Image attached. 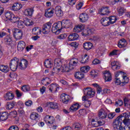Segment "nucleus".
I'll return each mask as SVG.
<instances>
[{
    "label": "nucleus",
    "instance_id": "obj_1",
    "mask_svg": "<svg viewBox=\"0 0 130 130\" xmlns=\"http://www.w3.org/2000/svg\"><path fill=\"white\" fill-rule=\"evenodd\" d=\"M130 112L124 113L113 122L114 130H130Z\"/></svg>",
    "mask_w": 130,
    "mask_h": 130
},
{
    "label": "nucleus",
    "instance_id": "obj_2",
    "mask_svg": "<svg viewBox=\"0 0 130 130\" xmlns=\"http://www.w3.org/2000/svg\"><path fill=\"white\" fill-rule=\"evenodd\" d=\"M84 96H82V100H86L87 98H92L95 96V91L91 87H86L83 89Z\"/></svg>",
    "mask_w": 130,
    "mask_h": 130
},
{
    "label": "nucleus",
    "instance_id": "obj_3",
    "mask_svg": "<svg viewBox=\"0 0 130 130\" xmlns=\"http://www.w3.org/2000/svg\"><path fill=\"white\" fill-rule=\"evenodd\" d=\"M63 29L62 21H58L57 23H54L52 27V32L56 35L59 34L60 31Z\"/></svg>",
    "mask_w": 130,
    "mask_h": 130
},
{
    "label": "nucleus",
    "instance_id": "obj_4",
    "mask_svg": "<svg viewBox=\"0 0 130 130\" xmlns=\"http://www.w3.org/2000/svg\"><path fill=\"white\" fill-rule=\"evenodd\" d=\"M19 59L14 57L11 59L9 62L10 69L12 72H16L18 68H19Z\"/></svg>",
    "mask_w": 130,
    "mask_h": 130
},
{
    "label": "nucleus",
    "instance_id": "obj_5",
    "mask_svg": "<svg viewBox=\"0 0 130 130\" xmlns=\"http://www.w3.org/2000/svg\"><path fill=\"white\" fill-rule=\"evenodd\" d=\"M5 15L6 19L11 21L12 23H16L17 21H19V20H20V18H19L18 16H15L14 14L12 13V12L10 11L5 13Z\"/></svg>",
    "mask_w": 130,
    "mask_h": 130
},
{
    "label": "nucleus",
    "instance_id": "obj_6",
    "mask_svg": "<svg viewBox=\"0 0 130 130\" xmlns=\"http://www.w3.org/2000/svg\"><path fill=\"white\" fill-rule=\"evenodd\" d=\"M12 32L13 33V36L16 40L22 39V37H23V31H22L21 29L13 28L12 29Z\"/></svg>",
    "mask_w": 130,
    "mask_h": 130
},
{
    "label": "nucleus",
    "instance_id": "obj_7",
    "mask_svg": "<svg viewBox=\"0 0 130 130\" xmlns=\"http://www.w3.org/2000/svg\"><path fill=\"white\" fill-rule=\"evenodd\" d=\"M28 67V61L26 59H23L18 61V68L20 70H25Z\"/></svg>",
    "mask_w": 130,
    "mask_h": 130
},
{
    "label": "nucleus",
    "instance_id": "obj_8",
    "mask_svg": "<svg viewBox=\"0 0 130 130\" xmlns=\"http://www.w3.org/2000/svg\"><path fill=\"white\" fill-rule=\"evenodd\" d=\"M52 24L51 22H47L44 24L43 26L42 32L43 34H48L50 32V29H51Z\"/></svg>",
    "mask_w": 130,
    "mask_h": 130
},
{
    "label": "nucleus",
    "instance_id": "obj_9",
    "mask_svg": "<svg viewBox=\"0 0 130 130\" xmlns=\"http://www.w3.org/2000/svg\"><path fill=\"white\" fill-rule=\"evenodd\" d=\"M110 13L109 11V7H103L101 9L99 10V14L102 16H106Z\"/></svg>",
    "mask_w": 130,
    "mask_h": 130
},
{
    "label": "nucleus",
    "instance_id": "obj_10",
    "mask_svg": "<svg viewBox=\"0 0 130 130\" xmlns=\"http://www.w3.org/2000/svg\"><path fill=\"white\" fill-rule=\"evenodd\" d=\"M48 89L51 93H55V92H57L59 90V85L52 83L49 85Z\"/></svg>",
    "mask_w": 130,
    "mask_h": 130
},
{
    "label": "nucleus",
    "instance_id": "obj_11",
    "mask_svg": "<svg viewBox=\"0 0 130 130\" xmlns=\"http://www.w3.org/2000/svg\"><path fill=\"white\" fill-rule=\"evenodd\" d=\"M62 25L63 28L65 29L72 28V21L70 20H63L62 21Z\"/></svg>",
    "mask_w": 130,
    "mask_h": 130
},
{
    "label": "nucleus",
    "instance_id": "obj_12",
    "mask_svg": "<svg viewBox=\"0 0 130 130\" xmlns=\"http://www.w3.org/2000/svg\"><path fill=\"white\" fill-rule=\"evenodd\" d=\"M60 101L64 104H68L70 101V96L66 93H63L60 95Z\"/></svg>",
    "mask_w": 130,
    "mask_h": 130
},
{
    "label": "nucleus",
    "instance_id": "obj_13",
    "mask_svg": "<svg viewBox=\"0 0 130 130\" xmlns=\"http://www.w3.org/2000/svg\"><path fill=\"white\" fill-rule=\"evenodd\" d=\"M78 63H79L78 58H74L73 59H71L69 61L70 70H72L74 69V67H72V68H71V67H77Z\"/></svg>",
    "mask_w": 130,
    "mask_h": 130
},
{
    "label": "nucleus",
    "instance_id": "obj_14",
    "mask_svg": "<svg viewBox=\"0 0 130 130\" xmlns=\"http://www.w3.org/2000/svg\"><path fill=\"white\" fill-rule=\"evenodd\" d=\"M89 16L87 13H82L79 15V21L80 22H81V23H85V22H87Z\"/></svg>",
    "mask_w": 130,
    "mask_h": 130
},
{
    "label": "nucleus",
    "instance_id": "obj_15",
    "mask_svg": "<svg viewBox=\"0 0 130 130\" xmlns=\"http://www.w3.org/2000/svg\"><path fill=\"white\" fill-rule=\"evenodd\" d=\"M44 121L46 122V123H49L50 124H52L54 122V118L53 116L46 115L44 118Z\"/></svg>",
    "mask_w": 130,
    "mask_h": 130
},
{
    "label": "nucleus",
    "instance_id": "obj_16",
    "mask_svg": "<svg viewBox=\"0 0 130 130\" xmlns=\"http://www.w3.org/2000/svg\"><path fill=\"white\" fill-rule=\"evenodd\" d=\"M98 115L101 119H105V118L107 117V112L105 111V110L102 109L100 110Z\"/></svg>",
    "mask_w": 130,
    "mask_h": 130
},
{
    "label": "nucleus",
    "instance_id": "obj_17",
    "mask_svg": "<svg viewBox=\"0 0 130 130\" xmlns=\"http://www.w3.org/2000/svg\"><path fill=\"white\" fill-rule=\"evenodd\" d=\"M55 12L57 17H62L63 15V12H62L60 6L56 7L55 8Z\"/></svg>",
    "mask_w": 130,
    "mask_h": 130
},
{
    "label": "nucleus",
    "instance_id": "obj_18",
    "mask_svg": "<svg viewBox=\"0 0 130 130\" xmlns=\"http://www.w3.org/2000/svg\"><path fill=\"white\" fill-rule=\"evenodd\" d=\"M105 80L106 82H110L112 80L110 72L108 71H105L104 73Z\"/></svg>",
    "mask_w": 130,
    "mask_h": 130
},
{
    "label": "nucleus",
    "instance_id": "obj_19",
    "mask_svg": "<svg viewBox=\"0 0 130 130\" xmlns=\"http://www.w3.org/2000/svg\"><path fill=\"white\" fill-rule=\"evenodd\" d=\"M79 39V35L77 33H73L70 34L68 37L69 41H75Z\"/></svg>",
    "mask_w": 130,
    "mask_h": 130
},
{
    "label": "nucleus",
    "instance_id": "obj_20",
    "mask_svg": "<svg viewBox=\"0 0 130 130\" xmlns=\"http://www.w3.org/2000/svg\"><path fill=\"white\" fill-rule=\"evenodd\" d=\"M25 47H26V44L24 41L19 42L17 45V50L18 51H23Z\"/></svg>",
    "mask_w": 130,
    "mask_h": 130
},
{
    "label": "nucleus",
    "instance_id": "obj_21",
    "mask_svg": "<svg viewBox=\"0 0 130 130\" xmlns=\"http://www.w3.org/2000/svg\"><path fill=\"white\" fill-rule=\"evenodd\" d=\"M101 23L103 26L105 27L109 26L110 22H109V18L108 17H104L101 20Z\"/></svg>",
    "mask_w": 130,
    "mask_h": 130
},
{
    "label": "nucleus",
    "instance_id": "obj_22",
    "mask_svg": "<svg viewBox=\"0 0 130 130\" xmlns=\"http://www.w3.org/2000/svg\"><path fill=\"white\" fill-rule=\"evenodd\" d=\"M80 107H81V106H80L78 103H75L70 107L69 110L71 111V112H74L77 111Z\"/></svg>",
    "mask_w": 130,
    "mask_h": 130
},
{
    "label": "nucleus",
    "instance_id": "obj_23",
    "mask_svg": "<svg viewBox=\"0 0 130 130\" xmlns=\"http://www.w3.org/2000/svg\"><path fill=\"white\" fill-rule=\"evenodd\" d=\"M9 113L8 112L0 113V121H5L8 119Z\"/></svg>",
    "mask_w": 130,
    "mask_h": 130
},
{
    "label": "nucleus",
    "instance_id": "obj_24",
    "mask_svg": "<svg viewBox=\"0 0 130 130\" xmlns=\"http://www.w3.org/2000/svg\"><path fill=\"white\" fill-rule=\"evenodd\" d=\"M54 14V9H48L46 10L45 13V16L47 18H51Z\"/></svg>",
    "mask_w": 130,
    "mask_h": 130
},
{
    "label": "nucleus",
    "instance_id": "obj_25",
    "mask_svg": "<svg viewBox=\"0 0 130 130\" xmlns=\"http://www.w3.org/2000/svg\"><path fill=\"white\" fill-rule=\"evenodd\" d=\"M127 45V42H126V40L124 39H121L118 44V46L119 47V48H122L123 47H125Z\"/></svg>",
    "mask_w": 130,
    "mask_h": 130
},
{
    "label": "nucleus",
    "instance_id": "obj_26",
    "mask_svg": "<svg viewBox=\"0 0 130 130\" xmlns=\"http://www.w3.org/2000/svg\"><path fill=\"white\" fill-rule=\"evenodd\" d=\"M82 30H84V26L83 24H78L76 25L73 28L74 32H76V33H79L81 32Z\"/></svg>",
    "mask_w": 130,
    "mask_h": 130
},
{
    "label": "nucleus",
    "instance_id": "obj_27",
    "mask_svg": "<svg viewBox=\"0 0 130 130\" xmlns=\"http://www.w3.org/2000/svg\"><path fill=\"white\" fill-rule=\"evenodd\" d=\"M54 67L57 68V70L60 68V67H62L61 60L59 58H56L54 60Z\"/></svg>",
    "mask_w": 130,
    "mask_h": 130
},
{
    "label": "nucleus",
    "instance_id": "obj_28",
    "mask_svg": "<svg viewBox=\"0 0 130 130\" xmlns=\"http://www.w3.org/2000/svg\"><path fill=\"white\" fill-rule=\"evenodd\" d=\"M14 97H15L14 94L10 92L6 93L5 95V98L6 100H13V99H14Z\"/></svg>",
    "mask_w": 130,
    "mask_h": 130
},
{
    "label": "nucleus",
    "instance_id": "obj_29",
    "mask_svg": "<svg viewBox=\"0 0 130 130\" xmlns=\"http://www.w3.org/2000/svg\"><path fill=\"white\" fill-rule=\"evenodd\" d=\"M74 77L76 78V79H78V80H82V79H84V74H83L82 72H78L75 74Z\"/></svg>",
    "mask_w": 130,
    "mask_h": 130
},
{
    "label": "nucleus",
    "instance_id": "obj_30",
    "mask_svg": "<svg viewBox=\"0 0 130 130\" xmlns=\"http://www.w3.org/2000/svg\"><path fill=\"white\" fill-rule=\"evenodd\" d=\"M0 71L3 73H8L10 71V68L8 66L0 65Z\"/></svg>",
    "mask_w": 130,
    "mask_h": 130
},
{
    "label": "nucleus",
    "instance_id": "obj_31",
    "mask_svg": "<svg viewBox=\"0 0 130 130\" xmlns=\"http://www.w3.org/2000/svg\"><path fill=\"white\" fill-rule=\"evenodd\" d=\"M45 67L47 68L48 69H50L51 67H52V61H51V59H48L45 61L44 62Z\"/></svg>",
    "mask_w": 130,
    "mask_h": 130
},
{
    "label": "nucleus",
    "instance_id": "obj_32",
    "mask_svg": "<svg viewBox=\"0 0 130 130\" xmlns=\"http://www.w3.org/2000/svg\"><path fill=\"white\" fill-rule=\"evenodd\" d=\"M32 33L34 35H39L41 34V30L38 27H35L32 29Z\"/></svg>",
    "mask_w": 130,
    "mask_h": 130
},
{
    "label": "nucleus",
    "instance_id": "obj_33",
    "mask_svg": "<svg viewBox=\"0 0 130 130\" xmlns=\"http://www.w3.org/2000/svg\"><path fill=\"white\" fill-rule=\"evenodd\" d=\"M30 117L32 120H38L39 115L36 112H33L30 114Z\"/></svg>",
    "mask_w": 130,
    "mask_h": 130
},
{
    "label": "nucleus",
    "instance_id": "obj_34",
    "mask_svg": "<svg viewBox=\"0 0 130 130\" xmlns=\"http://www.w3.org/2000/svg\"><path fill=\"white\" fill-rule=\"evenodd\" d=\"M93 44L91 43H85L83 44V47L86 50H90Z\"/></svg>",
    "mask_w": 130,
    "mask_h": 130
},
{
    "label": "nucleus",
    "instance_id": "obj_35",
    "mask_svg": "<svg viewBox=\"0 0 130 130\" xmlns=\"http://www.w3.org/2000/svg\"><path fill=\"white\" fill-rule=\"evenodd\" d=\"M89 61V57H88V55L85 54L84 56L81 58L80 60L81 63H86V62H88Z\"/></svg>",
    "mask_w": 130,
    "mask_h": 130
},
{
    "label": "nucleus",
    "instance_id": "obj_36",
    "mask_svg": "<svg viewBox=\"0 0 130 130\" xmlns=\"http://www.w3.org/2000/svg\"><path fill=\"white\" fill-rule=\"evenodd\" d=\"M24 25H26V26H32V25H34V23L33 22V21H32L31 20L29 19L28 18H25V19L24 20Z\"/></svg>",
    "mask_w": 130,
    "mask_h": 130
},
{
    "label": "nucleus",
    "instance_id": "obj_37",
    "mask_svg": "<svg viewBox=\"0 0 130 130\" xmlns=\"http://www.w3.org/2000/svg\"><path fill=\"white\" fill-rule=\"evenodd\" d=\"M13 9L14 11H20L22 9V5L21 4L16 3L13 6Z\"/></svg>",
    "mask_w": 130,
    "mask_h": 130
},
{
    "label": "nucleus",
    "instance_id": "obj_38",
    "mask_svg": "<svg viewBox=\"0 0 130 130\" xmlns=\"http://www.w3.org/2000/svg\"><path fill=\"white\" fill-rule=\"evenodd\" d=\"M69 70V67H68V66L66 65H64L63 66H61L60 68H58V71H61V72H66L67 73H69V72H70Z\"/></svg>",
    "mask_w": 130,
    "mask_h": 130
},
{
    "label": "nucleus",
    "instance_id": "obj_39",
    "mask_svg": "<svg viewBox=\"0 0 130 130\" xmlns=\"http://www.w3.org/2000/svg\"><path fill=\"white\" fill-rule=\"evenodd\" d=\"M34 12V10L33 9H26L24 11V14L25 16H31L33 15V13Z\"/></svg>",
    "mask_w": 130,
    "mask_h": 130
},
{
    "label": "nucleus",
    "instance_id": "obj_40",
    "mask_svg": "<svg viewBox=\"0 0 130 130\" xmlns=\"http://www.w3.org/2000/svg\"><path fill=\"white\" fill-rule=\"evenodd\" d=\"M16 105V103L13 102L12 103H8L7 104L6 109L10 110L14 108V106Z\"/></svg>",
    "mask_w": 130,
    "mask_h": 130
},
{
    "label": "nucleus",
    "instance_id": "obj_41",
    "mask_svg": "<svg viewBox=\"0 0 130 130\" xmlns=\"http://www.w3.org/2000/svg\"><path fill=\"white\" fill-rule=\"evenodd\" d=\"M125 9L123 7H118L117 8V12L120 16H122L125 13Z\"/></svg>",
    "mask_w": 130,
    "mask_h": 130
},
{
    "label": "nucleus",
    "instance_id": "obj_42",
    "mask_svg": "<svg viewBox=\"0 0 130 130\" xmlns=\"http://www.w3.org/2000/svg\"><path fill=\"white\" fill-rule=\"evenodd\" d=\"M109 21L110 22V24H114L117 21V19L116 17L114 16H110L109 18Z\"/></svg>",
    "mask_w": 130,
    "mask_h": 130
},
{
    "label": "nucleus",
    "instance_id": "obj_43",
    "mask_svg": "<svg viewBox=\"0 0 130 130\" xmlns=\"http://www.w3.org/2000/svg\"><path fill=\"white\" fill-rule=\"evenodd\" d=\"M13 42L12 41V38L8 37L5 39V44L7 45H12Z\"/></svg>",
    "mask_w": 130,
    "mask_h": 130
},
{
    "label": "nucleus",
    "instance_id": "obj_44",
    "mask_svg": "<svg viewBox=\"0 0 130 130\" xmlns=\"http://www.w3.org/2000/svg\"><path fill=\"white\" fill-rule=\"evenodd\" d=\"M80 71L82 73H88L90 71V67L89 66H84L80 68Z\"/></svg>",
    "mask_w": 130,
    "mask_h": 130
},
{
    "label": "nucleus",
    "instance_id": "obj_45",
    "mask_svg": "<svg viewBox=\"0 0 130 130\" xmlns=\"http://www.w3.org/2000/svg\"><path fill=\"white\" fill-rule=\"evenodd\" d=\"M49 107L50 108H52V109H57L58 108V106H57V104L54 103H49Z\"/></svg>",
    "mask_w": 130,
    "mask_h": 130
},
{
    "label": "nucleus",
    "instance_id": "obj_46",
    "mask_svg": "<svg viewBox=\"0 0 130 130\" xmlns=\"http://www.w3.org/2000/svg\"><path fill=\"white\" fill-rule=\"evenodd\" d=\"M21 90L23 92H28L31 90V87L29 85H23L21 87Z\"/></svg>",
    "mask_w": 130,
    "mask_h": 130
},
{
    "label": "nucleus",
    "instance_id": "obj_47",
    "mask_svg": "<svg viewBox=\"0 0 130 130\" xmlns=\"http://www.w3.org/2000/svg\"><path fill=\"white\" fill-rule=\"evenodd\" d=\"M17 22H18L17 26L18 28H20V29L24 28V25H25L24 21L22 20H18L17 21Z\"/></svg>",
    "mask_w": 130,
    "mask_h": 130
},
{
    "label": "nucleus",
    "instance_id": "obj_48",
    "mask_svg": "<svg viewBox=\"0 0 130 130\" xmlns=\"http://www.w3.org/2000/svg\"><path fill=\"white\" fill-rule=\"evenodd\" d=\"M75 130H80L82 128V124L79 123H76L73 125Z\"/></svg>",
    "mask_w": 130,
    "mask_h": 130
},
{
    "label": "nucleus",
    "instance_id": "obj_49",
    "mask_svg": "<svg viewBox=\"0 0 130 130\" xmlns=\"http://www.w3.org/2000/svg\"><path fill=\"white\" fill-rule=\"evenodd\" d=\"M82 101H83V100H82ZM84 101H85V107H86L87 108H88V107H90L91 105V102L89 100H88V98L86 99V100H84Z\"/></svg>",
    "mask_w": 130,
    "mask_h": 130
},
{
    "label": "nucleus",
    "instance_id": "obj_50",
    "mask_svg": "<svg viewBox=\"0 0 130 130\" xmlns=\"http://www.w3.org/2000/svg\"><path fill=\"white\" fill-rule=\"evenodd\" d=\"M87 30V34L89 36V35H91V34H93L94 32H95V29L92 28H88Z\"/></svg>",
    "mask_w": 130,
    "mask_h": 130
},
{
    "label": "nucleus",
    "instance_id": "obj_51",
    "mask_svg": "<svg viewBox=\"0 0 130 130\" xmlns=\"http://www.w3.org/2000/svg\"><path fill=\"white\" fill-rule=\"evenodd\" d=\"M48 80V78H43L42 80V83L43 84V85H44L45 86H46V84L47 85H49V82L47 81Z\"/></svg>",
    "mask_w": 130,
    "mask_h": 130
},
{
    "label": "nucleus",
    "instance_id": "obj_52",
    "mask_svg": "<svg viewBox=\"0 0 130 130\" xmlns=\"http://www.w3.org/2000/svg\"><path fill=\"white\" fill-rule=\"evenodd\" d=\"M116 115L115 113H110L108 115V117L109 119H112Z\"/></svg>",
    "mask_w": 130,
    "mask_h": 130
},
{
    "label": "nucleus",
    "instance_id": "obj_53",
    "mask_svg": "<svg viewBox=\"0 0 130 130\" xmlns=\"http://www.w3.org/2000/svg\"><path fill=\"white\" fill-rule=\"evenodd\" d=\"M9 77L11 79H15V78H17V74L16 73L12 72L10 73V74L9 75Z\"/></svg>",
    "mask_w": 130,
    "mask_h": 130
},
{
    "label": "nucleus",
    "instance_id": "obj_54",
    "mask_svg": "<svg viewBox=\"0 0 130 130\" xmlns=\"http://www.w3.org/2000/svg\"><path fill=\"white\" fill-rule=\"evenodd\" d=\"M67 36H68L66 34H62V35H60V36H58V39H64L67 38Z\"/></svg>",
    "mask_w": 130,
    "mask_h": 130
},
{
    "label": "nucleus",
    "instance_id": "obj_55",
    "mask_svg": "<svg viewBox=\"0 0 130 130\" xmlns=\"http://www.w3.org/2000/svg\"><path fill=\"white\" fill-rule=\"evenodd\" d=\"M8 130H19V127L17 125L11 126L9 128Z\"/></svg>",
    "mask_w": 130,
    "mask_h": 130
},
{
    "label": "nucleus",
    "instance_id": "obj_56",
    "mask_svg": "<svg viewBox=\"0 0 130 130\" xmlns=\"http://www.w3.org/2000/svg\"><path fill=\"white\" fill-rule=\"evenodd\" d=\"M106 2L109 4V5H114L115 3V0H106Z\"/></svg>",
    "mask_w": 130,
    "mask_h": 130
},
{
    "label": "nucleus",
    "instance_id": "obj_57",
    "mask_svg": "<svg viewBox=\"0 0 130 130\" xmlns=\"http://www.w3.org/2000/svg\"><path fill=\"white\" fill-rule=\"evenodd\" d=\"M25 105L26 106H31L33 105V102L29 100L25 103Z\"/></svg>",
    "mask_w": 130,
    "mask_h": 130
},
{
    "label": "nucleus",
    "instance_id": "obj_58",
    "mask_svg": "<svg viewBox=\"0 0 130 130\" xmlns=\"http://www.w3.org/2000/svg\"><path fill=\"white\" fill-rule=\"evenodd\" d=\"M128 99L125 98L124 99V106L127 107L128 106V102H129Z\"/></svg>",
    "mask_w": 130,
    "mask_h": 130
},
{
    "label": "nucleus",
    "instance_id": "obj_59",
    "mask_svg": "<svg viewBox=\"0 0 130 130\" xmlns=\"http://www.w3.org/2000/svg\"><path fill=\"white\" fill-rule=\"evenodd\" d=\"M82 36H85V37L88 36L87 29H85L83 31L81 32Z\"/></svg>",
    "mask_w": 130,
    "mask_h": 130
},
{
    "label": "nucleus",
    "instance_id": "obj_60",
    "mask_svg": "<svg viewBox=\"0 0 130 130\" xmlns=\"http://www.w3.org/2000/svg\"><path fill=\"white\" fill-rule=\"evenodd\" d=\"M123 80H124V82H123V83H125V84H127V83H128V78L127 76H123Z\"/></svg>",
    "mask_w": 130,
    "mask_h": 130
},
{
    "label": "nucleus",
    "instance_id": "obj_61",
    "mask_svg": "<svg viewBox=\"0 0 130 130\" xmlns=\"http://www.w3.org/2000/svg\"><path fill=\"white\" fill-rule=\"evenodd\" d=\"M112 70H113V71H116L117 70H119V69H120V67L117 66V64H116V65L113 66L112 67Z\"/></svg>",
    "mask_w": 130,
    "mask_h": 130
},
{
    "label": "nucleus",
    "instance_id": "obj_62",
    "mask_svg": "<svg viewBox=\"0 0 130 130\" xmlns=\"http://www.w3.org/2000/svg\"><path fill=\"white\" fill-rule=\"evenodd\" d=\"M68 3L70 6H74L76 4V0H69Z\"/></svg>",
    "mask_w": 130,
    "mask_h": 130
},
{
    "label": "nucleus",
    "instance_id": "obj_63",
    "mask_svg": "<svg viewBox=\"0 0 130 130\" xmlns=\"http://www.w3.org/2000/svg\"><path fill=\"white\" fill-rule=\"evenodd\" d=\"M101 61L98 59H94L92 61V63L93 64H98V63H100Z\"/></svg>",
    "mask_w": 130,
    "mask_h": 130
},
{
    "label": "nucleus",
    "instance_id": "obj_64",
    "mask_svg": "<svg viewBox=\"0 0 130 130\" xmlns=\"http://www.w3.org/2000/svg\"><path fill=\"white\" fill-rule=\"evenodd\" d=\"M16 94L17 97H21L22 96V93H21L19 90H16Z\"/></svg>",
    "mask_w": 130,
    "mask_h": 130
}]
</instances>
